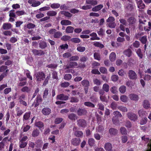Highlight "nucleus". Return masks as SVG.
Returning a JSON list of instances; mask_svg holds the SVG:
<instances>
[{
  "instance_id": "24",
  "label": "nucleus",
  "mask_w": 151,
  "mask_h": 151,
  "mask_svg": "<svg viewBox=\"0 0 151 151\" xmlns=\"http://www.w3.org/2000/svg\"><path fill=\"white\" fill-rule=\"evenodd\" d=\"M47 14L48 17H53L57 15V12L56 11L53 10L47 12Z\"/></svg>"
},
{
  "instance_id": "13",
  "label": "nucleus",
  "mask_w": 151,
  "mask_h": 151,
  "mask_svg": "<svg viewBox=\"0 0 151 151\" xmlns=\"http://www.w3.org/2000/svg\"><path fill=\"white\" fill-rule=\"evenodd\" d=\"M51 112V109L48 108H44L42 110V114L45 115H49L50 113Z\"/></svg>"
},
{
  "instance_id": "18",
  "label": "nucleus",
  "mask_w": 151,
  "mask_h": 151,
  "mask_svg": "<svg viewBox=\"0 0 151 151\" xmlns=\"http://www.w3.org/2000/svg\"><path fill=\"white\" fill-rule=\"evenodd\" d=\"M35 125L38 127L40 129L41 128L44 129V124L43 122L41 121L36 122L35 123Z\"/></svg>"
},
{
  "instance_id": "38",
  "label": "nucleus",
  "mask_w": 151,
  "mask_h": 151,
  "mask_svg": "<svg viewBox=\"0 0 151 151\" xmlns=\"http://www.w3.org/2000/svg\"><path fill=\"white\" fill-rule=\"evenodd\" d=\"M60 6V4L58 3H54L50 5L51 7L53 9H58Z\"/></svg>"
},
{
  "instance_id": "5",
  "label": "nucleus",
  "mask_w": 151,
  "mask_h": 151,
  "mask_svg": "<svg viewBox=\"0 0 151 151\" xmlns=\"http://www.w3.org/2000/svg\"><path fill=\"white\" fill-rule=\"evenodd\" d=\"M32 52L35 56H42L44 55L45 52L42 50H37L36 49H33Z\"/></svg>"
},
{
  "instance_id": "20",
  "label": "nucleus",
  "mask_w": 151,
  "mask_h": 151,
  "mask_svg": "<svg viewBox=\"0 0 151 151\" xmlns=\"http://www.w3.org/2000/svg\"><path fill=\"white\" fill-rule=\"evenodd\" d=\"M74 28L71 26H68L66 28L65 32L68 34L72 33L73 32Z\"/></svg>"
},
{
  "instance_id": "23",
  "label": "nucleus",
  "mask_w": 151,
  "mask_h": 151,
  "mask_svg": "<svg viewBox=\"0 0 151 151\" xmlns=\"http://www.w3.org/2000/svg\"><path fill=\"white\" fill-rule=\"evenodd\" d=\"M118 131L114 128H111L109 130V132L110 135H115L118 133Z\"/></svg>"
},
{
  "instance_id": "30",
  "label": "nucleus",
  "mask_w": 151,
  "mask_h": 151,
  "mask_svg": "<svg viewBox=\"0 0 151 151\" xmlns=\"http://www.w3.org/2000/svg\"><path fill=\"white\" fill-rule=\"evenodd\" d=\"M19 147L20 148H24L27 146V142L19 141Z\"/></svg>"
},
{
  "instance_id": "41",
  "label": "nucleus",
  "mask_w": 151,
  "mask_h": 151,
  "mask_svg": "<svg viewBox=\"0 0 151 151\" xmlns=\"http://www.w3.org/2000/svg\"><path fill=\"white\" fill-rule=\"evenodd\" d=\"M16 110L17 111V116H20L23 113V111L20 109L19 107H17L16 108Z\"/></svg>"
},
{
  "instance_id": "1",
  "label": "nucleus",
  "mask_w": 151,
  "mask_h": 151,
  "mask_svg": "<svg viewBox=\"0 0 151 151\" xmlns=\"http://www.w3.org/2000/svg\"><path fill=\"white\" fill-rule=\"evenodd\" d=\"M115 19L113 17H109L106 20L107 22L109 23L108 26L110 28H114L116 26V24L115 22Z\"/></svg>"
},
{
  "instance_id": "12",
  "label": "nucleus",
  "mask_w": 151,
  "mask_h": 151,
  "mask_svg": "<svg viewBox=\"0 0 151 151\" xmlns=\"http://www.w3.org/2000/svg\"><path fill=\"white\" fill-rule=\"evenodd\" d=\"M41 101L42 98L40 96V95H38L36 100V102H35L34 103L32 104V106H34L35 107H36L39 105V103Z\"/></svg>"
},
{
  "instance_id": "58",
  "label": "nucleus",
  "mask_w": 151,
  "mask_h": 151,
  "mask_svg": "<svg viewBox=\"0 0 151 151\" xmlns=\"http://www.w3.org/2000/svg\"><path fill=\"white\" fill-rule=\"evenodd\" d=\"M79 59V57L77 55H75L71 56L69 58L70 61H77Z\"/></svg>"
},
{
  "instance_id": "27",
  "label": "nucleus",
  "mask_w": 151,
  "mask_h": 151,
  "mask_svg": "<svg viewBox=\"0 0 151 151\" xmlns=\"http://www.w3.org/2000/svg\"><path fill=\"white\" fill-rule=\"evenodd\" d=\"M39 47L41 49H44L47 47V44L45 42L41 41L39 43Z\"/></svg>"
},
{
  "instance_id": "54",
  "label": "nucleus",
  "mask_w": 151,
  "mask_h": 151,
  "mask_svg": "<svg viewBox=\"0 0 151 151\" xmlns=\"http://www.w3.org/2000/svg\"><path fill=\"white\" fill-rule=\"evenodd\" d=\"M129 98L132 100L137 101L138 99L137 95H129Z\"/></svg>"
},
{
  "instance_id": "50",
  "label": "nucleus",
  "mask_w": 151,
  "mask_h": 151,
  "mask_svg": "<svg viewBox=\"0 0 151 151\" xmlns=\"http://www.w3.org/2000/svg\"><path fill=\"white\" fill-rule=\"evenodd\" d=\"M120 130L122 134H126L127 133V130L124 127H121L120 129Z\"/></svg>"
},
{
  "instance_id": "63",
  "label": "nucleus",
  "mask_w": 151,
  "mask_h": 151,
  "mask_svg": "<svg viewBox=\"0 0 151 151\" xmlns=\"http://www.w3.org/2000/svg\"><path fill=\"white\" fill-rule=\"evenodd\" d=\"M77 50L80 52H83L86 50V48L84 47L79 46L77 48Z\"/></svg>"
},
{
  "instance_id": "7",
  "label": "nucleus",
  "mask_w": 151,
  "mask_h": 151,
  "mask_svg": "<svg viewBox=\"0 0 151 151\" xmlns=\"http://www.w3.org/2000/svg\"><path fill=\"white\" fill-rule=\"evenodd\" d=\"M128 118L131 120L135 121L137 119V116L132 112H129L127 114Z\"/></svg>"
},
{
  "instance_id": "28",
  "label": "nucleus",
  "mask_w": 151,
  "mask_h": 151,
  "mask_svg": "<svg viewBox=\"0 0 151 151\" xmlns=\"http://www.w3.org/2000/svg\"><path fill=\"white\" fill-rule=\"evenodd\" d=\"M139 40L141 41L143 44H145L147 42V36L144 35L139 39Z\"/></svg>"
},
{
  "instance_id": "43",
  "label": "nucleus",
  "mask_w": 151,
  "mask_h": 151,
  "mask_svg": "<svg viewBox=\"0 0 151 151\" xmlns=\"http://www.w3.org/2000/svg\"><path fill=\"white\" fill-rule=\"evenodd\" d=\"M21 91L24 92H27L28 93L30 91V89L27 86H24L21 89Z\"/></svg>"
},
{
  "instance_id": "62",
  "label": "nucleus",
  "mask_w": 151,
  "mask_h": 151,
  "mask_svg": "<svg viewBox=\"0 0 151 151\" xmlns=\"http://www.w3.org/2000/svg\"><path fill=\"white\" fill-rule=\"evenodd\" d=\"M50 78V75L47 76L45 78L43 84V86H45L48 83V81Z\"/></svg>"
},
{
  "instance_id": "64",
  "label": "nucleus",
  "mask_w": 151,
  "mask_h": 151,
  "mask_svg": "<svg viewBox=\"0 0 151 151\" xmlns=\"http://www.w3.org/2000/svg\"><path fill=\"white\" fill-rule=\"evenodd\" d=\"M35 27V24L32 23H28L27 25V28L29 29L34 28Z\"/></svg>"
},
{
  "instance_id": "51",
  "label": "nucleus",
  "mask_w": 151,
  "mask_h": 151,
  "mask_svg": "<svg viewBox=\"0 0 151 151\" xmlns=\"http://www.w3.org/2000/svg\"><path fill=\"white\" fill-rule=\"evenodd\" d=\"M16 13L18 16H20L24 15L25 14V13L24 10L17 11L16 12Z\"/></svg>"
},
{
  "instance_id": "14",
  "label": "nucleus",
  "mask_w": 151,
  "mask_h": 151,
  "mask_svg": "<svg viewBox=\"0 0 151 151\" xmlns=\"http://www.w3.org/2000/svg\"><path fill=\"white\" fill-rule=\"evenodd\" d=\"M12 27V24L9 23H4L2 25L3 28L4 30L9 29Z\"/></svg>"
},
{
  "instance_id": "45",
  "label": "nucleus",
  "mask_w": 151,
  "mask_h": 151,
  "mask_svg": "<svg viewBox=\"0 0 151 151\" xmlns=\"http://www.w3.org/2000/svg\"><path fill=\"white\" fill-rule=\"evenodd\" d=\"M118 109L123 112H126L127 111V109L125 107L120 106L118 107Z\"/></svg>"
},
{
  "instance_id": "56",
  "label": "nucleus",
  "mask_w": 151,
  "mask_h": 151,
  "mask_svg": "<svg viewBox=\"0 0 151 151\" xmlns=\"http://www.w3.org/2000/svg\"><path fill=\"white\" fill-rule=\"evenodd\" d=\"M71 56V53L69 52H65L63 55V57L64 58H68Z\"/></svg>"
},
{
  "instance_id": "61",
  "label": "nucleus",
  "mask_w": 151,
  "mask_h": 151,
  "mask_svg": "<svg viewBox=\"0 0 151 151\" xmlns=\"http://www.w3.org/2000/svg\"><path fill=\"white\" fill-rule=\"evenodd\" d=\"M113 114L115 116L114 117H122V116L120 112L117 111H115L114 112Z\"/></svg>"
},
{
  "instance_id": "37",
  "label": "nucleus",
  "mask_w": 151,
  "mask_h": 151,
  "mask_svg": "<svg viewBox=\"0 0 151 151\" xmlns=\"http://www.w3.org/2000/svg\"><path fill=\"white\" fill-rule=\"evenodd\" d=\"M70 41L74 43H78L81 42L80 39L78 38H73L70 39Z\"/></svg>"
},
{
  "instance_id": "10",
  "label": "nucleus",
  "mask_w": 151,
  "mask_h": 151,
  "mask_svg": "<svg viewBox=\"0 0 151 151\" xmlns=\"http://www.w3.org/2000/svg\"><path fill=\"white\" fill-rule=\"evenodd\" d=\"M81 141V140L80 138H74L72 139L71 142L72 145L76 146L79 145Z\"/></svg>"
},
{
  "instance_id": "40",
  "label": "nucleus",
  "mask_w": 151,
  "mask_h": 151,
  "mask_svg": "<svg viewBox=\"0 0 151 151\" xmlns=\"http://www.w3.org/2000/svg\"><path fill=\"white\" fill-rule=\"evenodd\" d=\"M62 35V33L60 32H57L55 33L53 37L55 38H58Z\"/></svg>"
},
{
  "instance_id": "49",
  "label": "nucleus",
  "mask_w": 151,
  "mask_h": 151,
  "mask_svg": "<svg viewBox=\"0 0 151 151\" xmlns=\"http://www.w3.org/2000/svg\"><path fill=\"white\" fill-rule=\"evenodd\" d=\"M94 58L98 60H100L101 58L100 54L98 52H95L93 54Z\"/></svg>"
},
{
  "instance_id": "34",
  "label": "nucleus",
  "mask_w": 151,
  "mask_h": 151,
  "mask_svg": "<svg viewBox=\"0 0 151 151\" xmlns=\"http://www.w3.org/2000/svg\"><path fill=\"white\" fill-rule=\"evenodd\" d=\"M143 105V107L145 109H147L150 107V105L147 100L144 101Z\"/></svg>"
},
{
  "instance_id": "36",
  "label": "nucleus",
  "mask_w": 151,
  "mask_h": 151,
  "mask_svg": "<svg viewBox=\"0 0 151 151\" xmlns=\"http://www.w3.org/2000/svg\"><path fill=\"white\" fill-rule=\"evenodd\" d=\"M30 112H28L25 113L23 116V120H28L30 117Z\"/></svg>"
},
{
  "instance_id": "33",
  "label": "nucleus",
  "mask_w": 151,
  "mask_h": 151,
  "mask_svg": "<svg viewBox=\"0 0 151 151\" xmlns=\"http://www.w3.org/2000/svg\"><path fill=\"white\" fill-rule=\"evenodd\" d=\"M95 140L93 138H90L88 139V143L89 145L91 146L94 145L95 143Z\"/></svg>"
},
{
  "instance_id": "59",
  "label": "nucleus",
  "mask_w": 151,
  "mask_h": 151,
  "mask_svg": "<svg viewBox=\"0 0 151 151\" xmlns=\"http://www.w3.org/2000/svg\"><path fill=\"white\" fill-rule=\"evenodd\" d=\"M69 65L70 68H73L78 65V63L75 62H70L69 63Z\"/></svg>"
},
{
  "instance_id": "8",
  "label": "nucleus",
  "mask_w": 151,
  "mask_h": 151,
  "mask_svg": "<svg viewBox=\"0 0 151 151\" xmlns=\"http://www.w3.org/2000/svg\"><path fill=\"white\" fill-rule=\"evenodd\" d=\"M136 19L133 17H130L127 19V22L129 25L133 26L136 23Z\"/></svg>"
},
{
  "instance_id": "46",
  "label": "nucleus",
  "mask_w": 151,
  "mask_h": 151,
  "mask_svg": "<svg viewBox=\"0 0 151 151\" xmlns=\"http://www.w3.org/2000/svg\"><path fill=\"white\" fill-rule=\"evenodd\" d=\"M144 34L143 32L136 33L134 35V37L136 39L139 40V39L141 37V36L144 35Z\"/></svg>"
},
{
  "instance_id": "52",
  "label": "nucleus",
  "mask_w": 151,
  "mask_h": 151,
  "mask_svg": "<svg viewBox=\"0 0 151 151\" xmlns=\"http://www.w3.org/2000/svg\"><path fill=\"white\" fill-rule=\"evenodd\" d=\"M70 38L71 37L70 36L64 35L62 37L61 39L62 40L64 41H66L70 40Z\"/></svg>"
},
{
  "instance_id": "29",
  "label": "nucleus",
  "mask_w": 151,
  "mask_h": 151,
  "mask_svg": "<svg viewBox=\"0 0 151 151\" xmlns=\"http://www.w3.org/2000/svg\"><path fill=\"white\" fill-rule=\"evenodd\" d=\"M57 98L61 100H67L68 97L65 95H58Z\"/></svg>"
},
{
  "instance_id": "55",
  "label": "nucleus",
  "mask_w": 151,
  "mask_h": 151,
  "mask_svg": "<svg viewBox=\"0 0 151 151\" xmlns=\"http://www.w3.org/2000/svg\"><path fill=\"white\" fill-rule=\"evenodd\" d=\"M83 134V133L81 131H77L75 133V135L77 137H82Z\"/></svg>"
},
{
  "instance_id": "39",
  "label": "nucleus",
  "mask_w": 151,
  "mask_h": 151,
  "mask_svg": "<svg viewBox=\"0 0 151 151\" xmlns=\"http://www.w3.org/2000/svg\"><path fill=\"white\" fill-rule=\"evenodd\" d=\"M139 17V24H145L144 22H146V20L145 19V18L143 16H141L140 17Z\"/></svg>"
},
{
  "instance_id": "4",
  "label": "nucleus",
  "mask_w": 151,
  "mask_h": 151,
  "mask_svg": "<svg viewBox=\"0 0 151 151\" xmlns=\"http://www.w3.org/2000/svg\"><path fill=\"white\" fill-rule=\"evenodd\" d=\"M129 78L132 80H136L137 79V76L134 71L132 70H129L128 73Z\"/></svg>"
},
{
  "instance_id": "47",
  "label": "nucleus",
  "mask_w": 151,
  "mask_h": 151,
  "mask_svg": "<svg viewBox=\"0 0 151 151\" xmlns=\"http://www.w3.org/2000/svg\"><path fill=\"white\" fill-rule=\"evenodd\" d=\"M143 79L146 81H149L151 79V75L145 74L144 76Z\"/></svg>"
},
{
  "instance_id": "6",
  "label": "nucleus",
  "mask_w": 151,
  "mask_h": 151,
  "mask_svg": "<svg viewBox=\"0 0 151 151\" xmlns=\"http://www.w3.org/2000/svg\"><path fill=\"white\" fill-rule=\"evenodd\" d=\"M104 147L106 151H115V149H113L112 145L110 142L105 143Z\"/></svg>"
},
{
  "instance_id": "21",
  "label": "nucleus",
  "mask_w": 151,
  "mask_h": 151,
  "mask_svg": "<svg viewBox=\"0 0 151 151\" xmlns=\"http://www.w3.org/2000/svg\"><path fill=\"white\" fill-rule=\"evenodd\" d=\"M103 7L102 4H100L95 6L92 9V11L93 12H97L100 10Z\"/></svg>"
},
{
  "instance_id": "48",
  "label": "nucleus",
  "mask_w": 151,
  "mask_h": 151,
  "mask_svg": "<svg viewBox=\"0 0 151 151\" xmlns=\"http://www.w3.org/2000/svg\"><path fill=\"white\" fill-rule=\"evenodd\" d=\"M126 86L123 85L121 86L119 88V91L122 93H124L126 92Z\"/></svg>"
},
{
  "instance_id": "15",
  "label": "nucleus",
  "mask_w": 151,
  "mask_h": 151,
  "mask_svg": "<svg viewBox=\"0 0 151 151\" xmlns=\"http://www.w3.org/2000/svg\"><path fill=\"white\" fill-rule=\"evenodd\" d=\"M123 54L127 57H130L132 56V52L130 49H128L125 50L123 52Z\"/></svg>"
},
{
  "instance_id": "60",
  "label": "nucleus",
  "mask_w": 151,
  "mask_h": 151,
  "mask_svg": "<svg viewBox=\"0 0 151 151\" xmlns=\"http://www.w3.org/2000/svg\"><path fill=\"white\" fill-rule=\"evenodd\" d=\"M109 98V96H108V98L105 96V95H101L100 96V98L101 100L103 101L106 102Z\"/></svg>"
},
{
  "instance_id": "11",
  "label": "nucleus",
  "mask_w": 151,
  "mask_h": 151,
  "mask_svg": "<svg viewBox=\"0 0 151 151\" xmlns=\"http://www.w3.org/2000/svg\"><path fill=\"white\" fill-rule=\"evenodd\" d=\"M137 7L139 9H144L145 7V5L143 3L142 0H139L137 1Z\"/></svg>"
},
{
  "instance_id": "42",
  "label": "nucleus",
  "mask_w": 151,
  "mask_h": 151,
  "mask_svg": "<svg viewBox=\"0 0 151 151\" xmlns=\"http://www.w3.org/2000/svg\"><path fill=\"white\" fill-rule=\"evenodd\" d=\"M84 104L87 106L91 108H94L95 107V105L90 102H84Z\"/></svg>"
},
{
  "instance_id": "9",
  "label": "nucleus",
  "mask_w": 151,
  "mask_h": 151,
  "mask_svg": "<svg viewBox=\"0 0 151 151\" xmlns=\"http://www.w3.org/2000/svg\"><path fill=\"white\" fill-rule=\"evenodd\" d=\"M87 112V111L86 109H79L77 111L78 115L79 116L85 115L86 114Z\"/></svg>"
},
{
  "instance_id": "31",
  "label": "nucleus",
  "mask_w": 151,
  "mask_h": 151,
  "mask_svg": "<svg viewBox=\"0 0 151 151\" xmlns=\"http://www.w3.org/2000/svg\"><path fill=\"white\" fill-rule=\"evenodd\" d=\"M136 53L140 59L143 58V55L140 48H139L137 50Z\"/></svg>"
},
{
  "instance_id": "25",
  "label": "nucleus",
  "mask_w": 151,
  "mask_h": 151,
  "mask_svg": "<svg viewBox=\"0 0 151 151\" xmlns=\"http://www.w3.org/2000/svg\"><path fill=\"white\" fill-rule=\"evenodd\" d=\"M60 23L62 25H70L71 22L68 20H63L61 21Z\"/></svg>"
},
{
  "instance_id": "53",
  "label": "nucleus",
  "mask_w": 151,
  "mask_h": 151,
  "mask_svg": "<svg viewBox=\"0 0 151 151\" xmlns=\"http://www.w3.org/2000/svg\"><path fill=\"white\" fill-rule=\"evenodd\" d=\"M69 83L68 82H61L60 84V86L62 87L66 88L69 85Z\"/></svg>"
},
{
  "instance_id": "22",
  "label": "nucleus",
  "mask_w": 151,
  "mask_h": 151,
  "mask_svg": "<svg viewBox=\"0 0 151 151\" xmlns=\"http://www.w3.org/2000/svg\"><path fill=\"white\" fill-rule=\"evenodd\" d=\"M116 55L115 52H111L109 56L110 60L111 62L114 61L116 60Z\"/></svg>"
},
{
  "instance_id": "44",
  "label": "nucleus",
  "mask_w": 151,
  "mask_h": 151,
  "mask_svg": "<svg viewBox=\"0 0 151 151\" xmlns=\"http://www.w3.org/2000/svg\"><path fill=\"white\" fill-rule=\"evenodd\" d=\"M72 77V75L70 74H65L64 77V79L66 80H70Z\"/></svg>"
},
{
  "instance_id": "3",
  "label": "nucleus",
  "mask_w": 151,
  "mask_h": 151,
  "mask_svg": "<svg viewBox=\"0 0 151 151\" xmlns=\"http://www.w3.org/2000/svg\"><path fill=\"white\" fill-rule=\"evenodd\" d=\"M77 124L80 128H85L87 126L86 121L84 119H80L77 121Z\"/></svg>"
},
{
  "instance_id": "57",
  "label": "nucleus",
  "mask_w": 151,
  "mask_h": 151,
  "mask_svg": "<svg viewBox=\"0 0 151 151\" xmlns=\"http://www.w3.org/2000/svg\"><path fill=\"white\" fill-rule=\"evenodd\" d=\"M100 72L102 73L106 74L107 73V70L104 67H101L99 69Z\"/></svg>"
},
{
  "instance_id": "35",
  "label": "nucleus",
  "mask_w": 151,
  "mask_h": 151,
  "mask_svg": "<svg viewBox=\"0 0 151 151\" xmlns=\"http://www.w3.org/2000/svg\"><path fill=\"white\" fill-rule=\"evenodd\" d=\"M102 89L104 91L107 92L109 91V86L107 84L104 83L103 85Z\"/></svg>"
},
{
  "instance_id": "2",
  "label": "nucleus",
  "mask_w": 151,
  "mask_h": 151,
  "mask_svg": "<svg viewBox=\"0 0 151 151\" xmlns=\"http://www.w3.org/2000/svg\"><path fill=\"white\" fill-rule=\"evenodd\" d=\"M37 81L43 80L45 78V73L42 71H39L35 74Z\"/></svg>"
},
{
  "instance_id": "26",
  "label": "nucleus",
  "mask_w": 151,
  "mask_h": 151,
  "mask_svg": "<svg viewBox=\"0 0 151 151\" xmlns=\"http://www.w3.org/2000/svg\"><path fill=\"white\" fill-rule=\"evenodd\" d=\"M61 14H62L64 15L65 16L69 18L71 17L73 15L70 12L64 11H61Z\"/></svg>"
},
{
  "instance_id": "32",
  "label": "nucleus",
  "mask_w": 151,
  "mask_h": 151,
  "mask_svg": "<svg viewBox=\"0 0 151 151\" xmlns=\"http://www.w3.org/2000/svg\"><path fill=\"white\" fill-rule=\"evenodd\" d=\"M86 3L87 4H91L93 6L96 5L97 4V2L96 1L93 0H86Z\"/></svg>"
},
{
  "instance_id": "16",
  "label": "nucleus",
  "mask_w": 151,
  "mask_h": 151,
  "mask_svg": "<svg viewBox=\"0 0 151 151\" xmlns=\"http://www.w3.org/2000/svg\"><path fill=\"white\" fill-rule=\"evenodd\" d=\"M68 117L70 119L74 121L77 119L78 118L76 115L73 113H71L69 114L68 116Z\"/></svg>"
},
{
  "instance_id": "17",
  "label": "nucleus",
  "mask_w": 151,
  "mask_h": 151,
  "mask_svg": "<svg viewBox=\"0 0 151 151\" xmlns=\"http://www.w3.org/2000/svg\"><path fill=\"white\" fill-rule=\"evenodd\" d=\"M82 85L86 88L88 87L89 86V82L86 79H84L81 82Z\"/></svg>"
},
{
  "instance_id": "19",
  "label": "nucleus",
  "mask_w": 151,
  "mask_h": 151,
  "mask_svg": "<svg viewBox=\"0 0 151 151\" xmlns=\"http://www.w3.org/2000/svg\"><path fill=\"white\" fill-rule=\"evenodd\" d=\"M40 133L38 129H34L32 132V137H35L39 135Z\"/></svg>"
}]
</instances>
